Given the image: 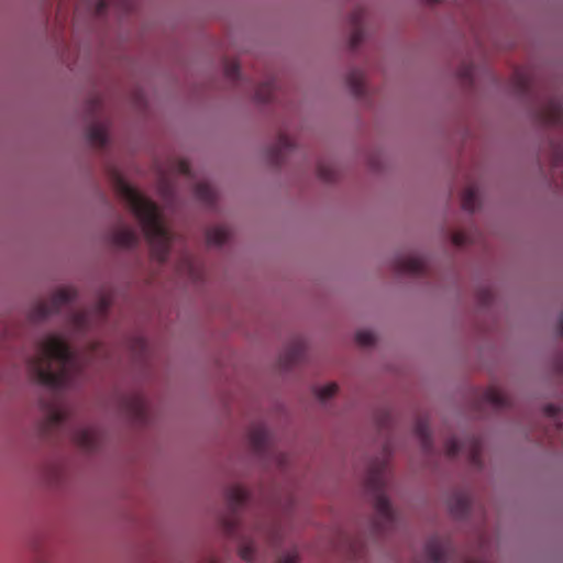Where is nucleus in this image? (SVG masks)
<instances>
[{
	"label": "nucleus",
	"mask_w": 563,
	"mask_h": 563,
	"mask_svg": "<svg viewBox=\"0 0 563 563\" xmlns=\"http://www.w3.org/2000/svg\"><path fill=\"white\" fill-rule=\"evenodd\" d=\"M71 355H73V377H74L75 372H76V361H77V353H76V350L74 346H73Z\"/></svg>",
	"instance_id": "41"
},
{
	"label": "nucleus",
	"mask_w": 563,
	"mask_h": 563,
	"mask_svg": "<svg viewBox=\"0 0 563 563\" xmlns=\"http://www.w3.org/2000/svg\"><path fill=\"white\" fill-rule=\"evenodd\" d=\"M559 330H560V333L563 334V314L560 317V320H559Z\"/></svg>",
	"instance_id": "42"
},
{
	"label": "nucleus",
	"mask_w": 563,
	"mask_h": 563,
	"mask_svg": "<svg viewBox=\"0 0 563 563\" xmlns=\"http://www.w3.org/2000/svg\"><path fill=\"white\" fill-rule=\"evenodd\" d=\"M365 12L363 9L357 8L351 14V25H352V35H351V46L353 48L357 47L364 37V29H363V20Z\"/></svg>",
	"instance_id": "12"
},
{
	"label": "nucleus",
	"mask_w": 563,
	"mask_h": 563,
	"mask_svg": "<svg viewBox=\"0 0 563 563\" xmlns=\"http://www.w3.org/2000/svg\"><path fill=\"white\" fill-rule=\"evenodd\" d=\"M118 190L140 221L153 256L161 263L167 261L172 235L163 223L157 206L121 178L118 179Z\"/></svg>",
	"instance_id": "2"
},
{
	"label": "nucleus",
	"mask_w": 563,
	"mask_h": 563,
	"mask_svg": "<svg viewBox=\"0 0 563 563\" xmlns=\"http://www.w3.org/2000/svg\"><path fill=\"white\" fill-rule=\"evenodd\" d=\"M388 465L385 459L373 462L365 478V489L371 496L376 511L375 526L379 531H386L396 522V511L386 496L388 487Z\"/></svg>",
	"instance_id": "3"
},
{
	"label": "nucleus",
	"mask_w": 563,
	"mask_h": 563,
	"mask_svg": "<svg viewBox=\"0 0 563 563\" xmlns=\"http://www.w3.org/2000/svg\"><path fill=\"white\" fill-rule=\"evenodd\" d=\"M427 269L428 265L426 258L419 255H410L398 260L396 263V271L399 274L422 275Z\"/></svg>",
	"instance_id": "7"
},
{
	"label": "nucleus",
	"mask_w": 563,
	"mask_h": 563,
	"mask_svg": "<svg viewBox=\"0 0 563 563\" xmlns=\"http://www.w3.org/2000/svg\"><path fill=\"white\" fill-rule=\"evenodd\" d=\"M209 563H217V562L212 560V561H210Z\"/></svg>",
	"instance_id": "44"
},
{
	"label": "nucleus",
	"mask_w": 563,
	"mask_h": 563,
	"mask_svg": "<svg viewBox=\"0 0 563 563\" xmlns=\"http://www.w3.org/2000/svg\"><path fill=\"white\" fill-rule=\"evenodd\" d=\"M71 320H73V333L75 332V329L80 324L81 322V317L78 312H76L74 309H73V317H71Z\"/></svg>",
	"instance_id": "38"
},
{
	"label": "nucleus",
	"mask_w": 563,
	"mask_h": 563,
	"mask_svg": "<svg viewBox=\"0 0 563 563\" xmlns=\"http://www.w3.org/2000/svg\"><path fill=\"white\" fill-rule=\"evenodd\" d=\"M206 238L208 244L220 246L229 240L230 231L227 227L217 225L207 231Z\"/></svg>",
	"instance_id": "17"
},
{
	"label": "nucleus",
	"mask_w": 563,
	"mask_h": 563,
	"mask_svg": "<svg viewBox=\"0 0 563 563\" xmlns=\"http://www.w3.org/2000/svg\"><path fill=\"white\" fill-rule=\"evenodd\" d=\"M481 441L477 438H472L468 444V457L473 465H481Z\"/></svg>",
	"instance_id": "24"
},
{
	"label": "nucleus",
	"mask_w": 563,
	"mask_h": 563,
	"mask_svg": "<svg viewBox=\"0 0 563 563\" xmlns=\"http://www.w3.org/2000/svg\"><path fill=\"white\" fill-rule=\"evenodd\" d=\"M518 81H519L518 84L520 86V89L522 91H528L529 90V81H528V79H526L525 77H519Z\"/></svg>",
	"instance_id": "39"
},
{
	"label": "nucleus",
	"mask_w": 563,
	"mask_h": 563,
	"mask_svg": "<svg viewBox=\"0 0 563 563\" xmlns=\"http://www.w3.org/2000/svg\"><path fill=\"white\" fill-rule=\"evenodd\" d=\"M227 501L231 511L235 515L249 499L246 489L240 485H234L227 490Z\"/></svg>",
	"instance_id": "13"
},
{
	"label": "nucleus",
	"mask_w": 563,
	"mask_h": 563,
	"mask_svg": "<svg viewBox=\"0 0 563 563\" xmlns=\"http://www.w3.org/2000/svg\"><path fill=\"white\" fill-rule=\"evenodd\" d=\"M295 148V142L286 134L282 133L277 144L269 152V161L275 166H280L288 152Z\"/></svg>",
	"instance_id": "8"
},
{
	"label": "nucleus",
	"mask_w": 563,
	"mask_h": 563,
	"mask_svg": "<svg viewBox=\"0 0 563 563\" xmlns=\"http://www.w3.org/2000/svg\"><path fill=\"white\" fill-rule=\"evenodd\" d=\"M415 432L420 440L423 451L426 453H431L432 439L428 421L422 419L418 420L415 426Z\"/></svg>",
	"instance_id": "16"
},
{
	"label": "nucleus",
	"mask_w": 563,
	"mask_h": 563,
	"mask_svg": "<svg viewBox=\"0 0 563 563\" xmlns=\"http://www.w3.org/2000/svg\"><path fill=\"white\" fill-rule=\"evenodd\" d=\"M452 241L455 245L462 246L467 242V239L464 233L457 232L453 234Z\"/></svg>",
	"instance_id": "35"
},
{
	"label": "nucleus",
	"mask_w": 563,
	"mask_h": 563,
	"mask_svg": "<svg viewBox=\"0 0 563 563\" xmlns=\"http://www.w3.org/2000/svg\"><path fill=\"white\" fill-rule=\"evenodd\" d=\"M113 242L122 247H134L139 243V236L133 228L122 225L113 233Z\"/></svg>",
	"instance_id": "11"
},
{
	"label": "nucleus",
	"mask_w": 563,
	"mask_h": 563,
	"mask_svg": "<svg viewBox=\"0 0 563 563\" xmlns=\"http://www.w3.org/2000/svg\"><path fill=\"white\" fill-rule=\"evenodd\" d=\"M239 553L242 560L253 562L255 558V547L252 541L245 542L240 545Z\"/></svg>",
	"instance_id": "28"
},
{
	"label": "nucleus",
	"mask_w": 563,
	"mask_h": 563,
	"mask_svg": "<svg viewBox=\"0 0 563 563\" xmlns=\"http://www.w3.org/2000/svg\"><path fill=\"white\" fill-rule=\"evenodd\" d=\"M109 125L107 122H96L88 129L87 136L89 142L97 147H103L108 143Z\"/></svg>",
	"instance_id": "10"
},
{
	"label": "nucleus",
	"mask_w": 563,
	"mask_h": 563,
	"mask_svg": "<svg viewBox=\"0 0 563 563\" xmlns=\"http://www.w3.org/2000/svg\"><path fill=\"white\" fill-rule=\"evenodd\" d=\"M224 74L228 79L235 81L240 78V65L235 62H227L224 65Z\"/></svg>",
	"instance_id": "31"
},
{
	"label": "nucleus",
	"mask_w": 563,
	"mask_h": 563,
	"mask_svg": "<svg viewBox=\"0 0 563 563\" xmlns=\"http://www.w3.org/2000/svg\"><path fill=\"white\" fill-rule=\"evenodd\" d=\"M277 563H298V553L296 550L285 554V555H282Z\"/></svg>",
	"instance_id": "33"
},
{
	"label": "nucleus",
	"mask_w": 563,
	"mask_h": 563,
	"mask_svg": "<svg viewBox=\"0 0 563 563\" xmlns=\"http://www.w3.org/2000/svg\"><path fill=\"white\" fill-rule=\"evenodd\" d=\"M29 369L52 398L49 402L41 400L44 418L37 427L38 435L47 442L59 441L67 434V417L60 399L70 382L69 344L57 334L45 336L29 360Z\"/></svg>",
	"instance_id": "1"
},
{
	"label": "nucleus",
	"mask_w": 563,
	"mask_h": 563,
	"mask_svg": "<svg viewBox=\"0 0 563 563\" xmlns=\"http://www.w3.org/2000/svg\"><path fill=\"white\" fill-rule=\"evenodd\" d=\"M177 169L185 176L191 175L190 164L186 159H180L177 164Z\"/></svg>",
	"instance_id": "34"
},
{
	"label": "nucleus",
	"mask_w": 563,
	"mask_h": 563,
	"mask_svg": "<svg viewBox=\"0 0 563 563\" xmlns=\"http://www.w3.org/2000/svg\"><path fill=\"white\" fill-rule=\"evenodd\" d=\"M486 402L493 405L496 408H506L510 406L509 397L497 388H489L484 394Z\"/></svg>",
	"instance_id": "18"
},
{
	"label": "nucleus",
	"mask_w": 563,
	"mask_h": 563,
	"mask_svg": "<svg viewBox=\"0 0 563 563\" xmlns=\"http://www.w3.org/2000/svg\"><path fill=\"white\" fill-rule=\"evenodd\" d=\"M71 296H73V301H74V300H75V296H76V294H75V290H74V289H73Z\"/></svg>",
	"instance_id": "43"
},
{
	"label": "nucleus",
	"mask_w": 563,
	"mask_h": 563,
	"mask_svg": "<svg viewBox=\"0 0 563 563\" xmlns=\"http://www.w3.org/2000/svg\"><path fill=\"white\" fill-rule=\"evenodd\" d=\"M73 446L75 444H80L84 449L88 451H95L98 448V439L97 435L91 431L78 432L73 428Z\"/></svg>",
	"instance_id": "14"
},
{
	"label": "nucleus",
	"mask_w": 563,
	"mask_h": 563,
	"mask_svg": "<svg viewBox=\"0 0 563 563\" xmlns=\"http://www.w3.org/2000/svg\"><path fill=\"white\" fill-rule=\"evenodd\" d=\"M306 354V346L302 340H297L286 349L280 357L283 367L289 368L302 362Z\"/></svg>",
	"instance_id": "9"
},
{
	"label": "nucleus",
	"mask_w": 563,
	"mask_h": 563,
	"mask_svg": "<svg viewBox=\"0 0 563 563\" xmlns=\"http://www.w3.org/2000/svg\"><path fill=\"white\" fill-rule=\"evenodd\" d=\"M543 411L548 418L552 419L553 423L555 424L556 430L560 431L562 428V424L560 422V417H559V412H560L559 407L550 404L544 407Z\"/></svg>",
	"instance_id": "30"
},
{
	"label": "nucleus",
	"mask_w": 563,
	"mask_h": 563,
	"mask_svg": "<svg viewBox=\"0 0 563 563\" xmlns=\"http://www.w3.org/2000/svg\"><path fill=\"white\" fill-rule=\"evenodd\" d=\"M252 449L258 455H264L271 445V434L263 424L253 427L249 433Z\"/></svg>",
	"instance_id": "6"
},
{
	"label": "nucleus",
	"mask_w": 563,
	"mask_h": 563,
	"mask_svg": "<svg viewBox=\"0 0 563 563\" xmlns=\"http://www.w3.org/2000/svg\"><path fill=\"white\" fill-rule=\"evenodd\" d=\"M111 306V299L107 296H103L99 299L97 305V313L100 318H104L108 313V310Z\"/></svg>",
	"instance_id": "32"
},
{
	"label": "nucleus",
	"mask_w": 563,
	"mask_h": 563,
	"mask_svg": "<svg viewBox=\"0 0 563 563\" xmlns=\"http://www.w3.org/2000/svg\"><path fill=\"white\" fill-rule=\"evenodd\" d=\"M451 553V543L439 536L431 537L427 541L423 551L426 563H445Z\"/></svg>",
	"instance_id": "5"
},
{
	"label": "nucleus",
	"mask_w": 563,
	"mask_h": 563,
	"mask_svg": "<svg viewBox=\"0 0 563 563\" xmlns=\"http://www.w3.org/2000/svg\"><path fill=\"white\" fill-rule=\"evenodd\" d=\"M478 206L477 189L473 186L465 188L462 194V208L468 212H474Z\"/></svg>",
	"instance_id": "22"
},
{
	"label": "nucleus",
	"mask_w": 563,
	"mask_h": 563,
	"mask_svg": "<svg viewBox=\"0 0 563 563\" xmlns=\"http://www.w3.org/2000/svg\"><path fill=\"white\" fill-rule=\"evenodd\" d=\"M70 300V292L66 289L59 290L48 300L40 301L34 305L30 311V319L37 322L46 319L51 314L59 312V310Z\"/></svg>",
	"instance_id": "4"
},
{
	"label": "nucleus",
	"mask_w": 563,
	"mask_h": 563,
	"mask_svg": "<svg viewBox=\"0 0 563 563\" xmlns=\"http://www.w3.org/2000/svg\"><path fill=\"white\" fill-rule=\"evenodd\" d=\"M444 451L449 457H455L463 451V444L457 438L451 437L444 443Z\"/></svg>",
	"instance_id": "25"
},
{
	"label": "nucleus",
	"mask_w": 563,
	"mask_h": 563,
	"mask_svg": "<svg viewBox=\"0 0 563 563\" xmlns=\"http://www.w3.org/2000/svg\"><path fill=\"white\" fill-rule=\"evenodd\" d=\"M131 408L136 412H141L144 408L143 400L140 397H134L130 404Z\"/></svg>",
	"instance_id": "36"
},
{
	"label": "nucleus",
	"mask_w": 563,
	"mask_h": 563,
	"mask_svg": "<svg viewBox=\"0 0 563 563\" xmlns=\"http://www.w3.org/2000/svg\"><path fill=\"white\" fill-rule=\"evenodd\" d=\"M563 117L561 104L552 102L549 112L545 114V120L551 124H560Z\"/></svg>",
	"instance_id": "26"
},
{
	"label": "nucleus",
	"mask_w": 563,
	"mask_h": 563,
	"mask_svg": "<svg viewBox=\"0 0 563 563\" xmlns=\"http://www.w3.org/2000/svg\"><path fill=\"white\" fill-rule=\"evenodd\" d=\"M451 512L457 518H464L468 514L470 500L465 495L455 496L450 503Z\"/></svg>",
	"instance_id": "21"
},
{
	"label": "nucleus",
	"mask_w": 563,
	"mask_h": 563,
	"mask_svg": "<svg viewBox=\"0 0 563 563\" xmlns=\"http://www.w3.org/2000/svg\"><path fill=\"white\" fill-rule=\"evenodd\" d=\"M276 91L277 81L275 78H269L256 88L255 98L260 102H271L275 99Z\"/></svg>",
	"instance_id": "15"
},
{
	"label": "nucleus",
	"mask_w": 563,
	"mask_h": 563,
	"mask_svg": "<svg viewBox=\"0 0 563 563\" xmlns=\"http://www.w3.org/2000/svg\"><path fill=\"white\" fill-rule=\"evenodd\" d=\"M195 195L200 201L205 202L210 207L213 206L216 202V190L209 183H198L195 186Z\"/></svg>",
	"instance_id": "19"
},
{
	"label": "nucleus",
	"mask_w": 563,
	"mask_h": 563,
	"mask_svg": "<svg viewBox=\"0 0 563 563\" xmlns=\"http://www.w3.org/2000/svg\"><path fill=\"white\" fill-rule=\"evenodd\" d=\"M318 176L323 181H334L336 179V169L331 163H320L318 165Z\"/></svg>",
	"instance_id": "23"
},
{
	"label": "nucleus",
	"mask_w": 563,
	"mask_h": 563,
	"mask_svg": "<svg viewBox=\"0 0 563 563\" xmlns=\"http://www.w3.org/2000/svg\"><path fill=\"white\" fill-rule=\"evenodd\" d=\"M355 340L362 346H371L375 343V334L368 330H361L356 333Z\"/></svg>",
	"instance_id": "29"
},
{
	"label": "nucleus",
	"mask_w": 563,
	"mask_h": 563,
	"mask_svg": "<svg viewBox=\"0 0 563 563\" xmlns=\"http://www.w3.org/2000/svg\"><path fill=\"white\" fill-rule=\"evenodd\" d=\"M347 82L356 97H362L365 93V78L361 69H353L347 76Z\"/></svg>",
	"instance_id": "20"
},
{
	"label": "nucleus",
	"mask_w": 563,
	"mask_h": 563,
	"mask_svg": "<svg viewBox=\"0 0 563 563\" xmlns=\"http://www.w3.org/2000/svg\"><path fill=\"white\" fill-rule=\"evenodd\" d=\"M108 7V0H97V13L102 15Z\"/></svg>",
	"instance_id": "37"
},
{
	"label": "nucleus",
	"mask_w": 563,
	"mask_h": 563,
	"mask_svg": "<svg viewBox=\"0 0 563 563\" xmlns=\"http://www.w3.org/2000/svg\"><path fill=\"white\" fill-rule=\"evenodd\" d=\"M277 463L280 467H284L287 464V456L283 453L277 455Z\"/></svg>",
	"instance_id": "40"
},
{
	"label": "nucleus",
	"mask_w": 563,
	"mask_h": 563,
	"mask_svg": "<svg viewBox=\"0 0 563 563\" xmlns=\"http://www.w3.org/2000/svg\"><path fill=\"white\" fill-rule=\"evenodd\" d=\"M336 390H338L336 384L329 383L324 386L316 388L314 393H316V396L320 400L325 401V400L330 399L331 397H333L336 394Z\"/></svg>",
	"instance_id": "27"
}]
</instances>
